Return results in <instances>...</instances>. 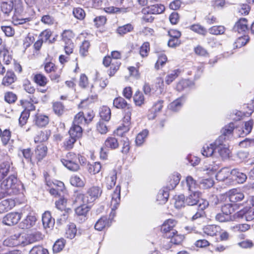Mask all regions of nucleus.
<instances>
[{
  "label": "nucleus",
  "mask_w": 254,
  "mask_h": 254,
  "mask_svg": "<svg viewBox=\"0 0 254 254\" xmlns=\"http://www.w3.org/2000/svg\"><path fill=\"white\" fill-rule=\"evenodd\" d=\"M111 225L109 220L106 216H103L100 218L95 223V229L98 231H102L106 227H108Z\"/></svg>",
  "instance_id": "393cba45"
},
{
  "label": "nucleus",
  "mask_w": 254,
  "mask_h": 254,
  "mask_svg": "<svg viewBox=\"0 0 254 254\" xmlns=\"http://www.w3.org/2000/svg\"><path fill=\"white\" fill-rule=\"evenodd\" d=\"M220 230V227L215 225H208L204 226L203 228L204 234L211 237L216 236Z\"/></svg>",
  "instance_id": "6ab92c4d"
},
{
  "label": "nucleus",
  "mask_w": 254,
  "mask_h": 254,
  "mask_svg": "<svg viewBox=\"0 0 254 254\" xmlns=\"http://www.w3.org/2000/svg\"><path fill=\"white\" fill-rule=\"evenodd\" d=\"M176 221L173 219H169L166 220L161 226V231L165 234V237H167L169 235L175 234L177 231L174 229L176 225Z\"/></svg>",
  "instance_id": "6e6552de"
},
{
  "label": "nucleus",
  "mask_w": 254,
  "mask_h": 254,
  "mask_svg": "<svg viewBox=\"0 0 254 254\" xmlns=\"http://www.w3.org/2000/svg\"><path fill=\"white\" fill-rule=\"evenodd\" d=\"M85 159L82 156L78 154L76 155L73 152H68L65 156V158L61 160L62 164L67 169L70 171L76 172L80 169L79 165L81 163V161L84 163V160Z\"/></svg>",
  "instance_id": "f03ea898"
},
{
  "label": "nucleus",
  "mask_w": 254,
  "mask_h": 254,
  "mask_svg": "<svg viewBox=\"0 0 254 254\" xmlns=\"http://www.w3.org/2000/svg\"><path fill=\"white\" fill-rule=\"evenodd\" d=\"M209 32L213 35L223 34L225 31V28L223 26H214L210 28Z\"/></svg>",
  "instance_id": "864d4df0"
},
{
  "label": "nucleus",
  "mask_w": 254,
  "mask_h": 254,
  "mask_svg": "<svg viewBox=\"0 0 254 254\" xmlns=\"http://www.w3.org/2000/svg\"><path fill=\"white\" fill-rule=\"evenodd\" d=\"M62 40L64 44L68 43V42H72L71 39L73 37V34L70 30H65L62 34Z\"/></svg>",
  "instance_id": "13d9d810"
},
{
  "label": "nucleus",
  "mask_w": 254,
  "mask_h": 254,
  "mask_svg": "<svg viewBox=\"0 0 254 254\" xmlns=\"http://www.w3.org/2000/svg\"><path fill=\"white\" fill-rule=\"evenodd\" d=\"M135 104L137 106H141L144 104V97L143 94L139 91L135 92L133 96Z\"/></svg>",
  "instance_id": "3c124183"
},
{
  "label": "nucleus",
  "mask_w": 254,
  "mask_h": 254,
  "mask_svg": "<svg viewBox=\"0 0 254 254\" xmlns=\"http://www.w3.org/2000/svg\"><path fill=\"white\" fill-rule=\"evenodd\" d=\"M17 179L14 175H11L3 180L0 185L1 193L4 197L14 193L16 190Z\"/></svg>",
  "instance_id": "7ed1b4c3"
},
{
  "label": "nucleus",
  "mask_w": 254,
  "mask_h": 254,
  "mask_svg": "<svg viewBox=\"0 0 254 254\" xmlns=\"http://www.w3.org/2000/svg\"><path fill=\"white\" fill-rule=\"evenodd\" d=\"M15 206V202L13 199H7L0 202V213H2L11 209Z\"/></svg>",
  "instance_id": "aec40b11"
},
{
  "label": "nucleus",
  "mask_w": 254,
  "mask_h": 254,
  "mask_svg": "<svg viewBox=\"0 0 254 254\" xmlns=\"http://www.w3.org/2000/svg\"><path fill=\"white\" fill-rule=\"evenodd\" d=\"M234 127H235L234 124L231 123L227 125H226L221 129V135L220 136H223V141H224L227 137H229L232 134Z\"/></svg>",
  "instance_id": "a878e982"
},
{
  "label": "nucleus",
  "mask_w": 254,
  "mask_h": 254,
  "mask_svg": "<svg viewBox=\"0 0 254 254\" xmlns=\"http://www.w3.org/2000/svg\"><path fill=\"white\" fill-rule=\"evenodd\" d=\"M90 46V43L87 40H84L80 47L79 53L83 56H86L88 53V49Z\"/></svg>",
  "instance_id": "6e6d98bb"
},
{
  "label": "nucleus",
  "mask_w": 254,
  "mask_h": 254,
  "mask_svg": "<svg viewBox=\"0 0 254 254\" xmlns=\"http://www.w3.org/2000/svg\"><path fill=\"white\" fill-rule=\"evenodd\" d=\"M182 106L181 100L178 99L170 104L169 108L171 111L177 112L181 108Z\"/></svg>",
  "instance_id": "774afa93"
},
{
  "label": "nucleus",
  "mask_w": 254,
  "mask_h": 254,
  "mask_svg": "<svg viewBox=\"0 0 254 254\" xmlns=\"http://www.w3.org/2000/svg\"><path fill=\"white\" fill-rule=\"evenodd\" d=\"M31 20V18H20L14 15L12 18V23L14 25H23V28L27 29L29 28V24L28 22Z\"/></svg>",
  "instance_id": "72a5a7b5"
},
{
  "label": "nucleus",
  "mask_w": 254,
  "mask_h": 254,
  "mask_svg": "<svg viewBox=\"0 0 254 254\" xmlns=\"http://www.w3.org/2000/svg\"><path fill=\"white\" fill-rule=\"evenodd\" d=\"M169 179L166 189L170 190H173L180 182V175L177 173H175L169 177Z\"/></svg>",
  "instance_id": "dca6fc26"
},
{
  "label": "nucleus",
  "mask_w": 254,
  "mask_h": 254,
  "mask_svg": "<svg viewBox=\"0 0 254 254\" xmlns=\"http://www.w3.org/2000/svg\"><path fill=\"white\" fill-rule=\"evenodd\" d=\"M117 180V171L114 170L110 173V176L107 177V188L110 190L114 187Z\"/></svg>",
  "instance_id": "58836bf2"
},
{
  "label": "nucleus",
  "mask_w": 254,
  "mask_h": 254,
  "mask_svg": "<svg viewBox=\"0 0 254 254\" xmlns=\"http://www.w3.org/2000/svg\"><path fill=\"white\" fill-rule=\"evenodd\" d=\"M148 134V131L144 129L139 132L136 137L135 142L137 146L141 145L145 141L146 138Z\"/></svg>",
  "instance_id": "a19ab883"
},
{
  "label": "nucleus",
  "mask_w": 254,
  "mask_h": 254,
  "mask_svg": "<svg viewBox=\"0 0 254 254\" xmlns=\"http://www.w3.org/2000/svg\"><path fill=\"white\" fill-rule=\"evenodd\" d=\"M77 139L73 137L72 136H69V137L65 139L64 142V147L66 150H70L73 147L74 143L76 142Z\"/></svg>",
  "instance_id": "603ef678"
},
{
  "label": "nucleus",
  "mask_w": 254,
  "mask_h": 254,
  "mask_svg": "<svg viewBox=\"0 0 254 254\" xmlns=\"http://www.w3.org/2000/svg\"><path fill=\"white\" fill-rule=\"evenodd\" d=\"M21 218V214L17 212H11L6 214L2 219L5 225L11 226L17 224Z\"/></svg>",
  "instance_id": "9d476101"
},
{
  "label": "nucleus",
  "mask_w": 254,
  "mask_h": 254,
  "mask_svg": "<svg viewBox=\"0 0 254 254\" xmlns=\"http://www.w3.org/2000/svg\"><path fill=\"white\" fill-rule=\"evenodd\" d=\"M16 80V76L11 70H8L6 75L3 78L2 84L5 86H8L14 83Z\"/></svg>",
  "instance_id": "412c9836"
},
{
  "label": "nucleus",
  "mask_w": 254,
  "mask_h": 254,
  "mask_svg": "<svg viewBox=\"0 0 254 254\" xmlns=\"http://www.w3.org/2000/svg\"><path fill=\"white\" fill-rule=\"evenodd\" d=\"M185 197L184 194L175 195L174 197L176 208L180 209L184 206Z\"/></svg>",
  "instance_id": "09e8293b"
},
{
  "label": "nucleus",
  "mask_w": 254,
  "mask_h": 254,
  "mask_svg": "<svg viewBox=\"0 0 254 254\" xmlns=\"http://www.w3.org/2000/svg\"><path fill=\"white\" fill-rule=\"evenodd\" d=\"M103 63L106 67L111 65V71L110 72V76L113 75L114 73L119 69L121 63L118 61H114V60L110 56L105 57L103 61Z\"/></svg>",
  "instance_id": "9b49d317"
},
{
  "label": "nucleus",
  "mask_w": 254,
  "mask_h": 254,
  "mask_svg": "<svg viewBox=\"0 0 254 254\" xmlns=\"http://www.w3.org/2000/svg\"><path fill=\"white\" fill-rule=\"evenodd\" d=\"M47 147L43 144L38 145L35 150L36 158L40 161L42 160L47 155Z\"/></svg>",
  "instance_id": "b1692460"
},
{
  "label": "nucleus",
  "mask_w": 254,
  "mask_h": 254,
  "mask_svg": "<svg viewBox=\"0 0 254 254\" xmlns=\"http://www.w3.org/2000/svg\"><path fill=\"white\" fill-rule=\"evenodd\" d=\"M121 187L118 185L114 191L113 193L112 194V199L111 201V212L109 215V217L108 220H109L110 223L111 224L112 221L116 216V210L119 206L121 198Z\"/></svg>",
  "instance_id": "20e7f679"
},
{
  "label": "nucleus",
  "mask_w": 254,
  "mask_h": 254,
  "mask_svg": "<svg viewBox=\"0 0 254 254\" xmlns=\"http://www.w3.org/2000/svg\"><path fill=\"white\" fill-rule=\"evenodd\" d=\"M231 175V172L227 168H224L216 175V179L219 181H224Z\"/></svg>",
  "instance_id": "c9c22d12"
},
{
  "label": "nucleus",
  "mask_w": 254,
  "mask_h": 254,
  "mask_svg": "<svg viewBox=\"0 0 254 254\" xmlns=\"http://www.w3.org/2000/svg\"><path fill=\"white\" fill-rule=\"evenodd\" d=\"M65 190L64 184L62 182L56 181L55 182L53 183L49 192L55 196H61L63 195Z\"/></svg>",
  "instance_id": "1a4fd4ad"
},
{
  "label": "nucleus",
  "mask_w": 254,
  "mask_h": 254,
  "mask_svg": "<svg viewBox=\"0 0 254 254\" xmlns=\"http://www.w3.org/2000/svg\"><path fill=\"white\" fill-rule=\"evenodd\" d=\"M229 198L231 202H236L242 200L244 198V195L240 190L232 189L228 192Z\"/></svg>",
  "instance_id": "4468645a"
},
{
  "label": "nucleus",
  "mask_w": 254,
  "mask_h": 254,
  "mask_svg": "<svg viewBox=\"0 0 254 254\" xmlns=\"http://www.w3.org/2000/svg\"><path fill=\"white\" fill-rule=\"evenodd\" d=\"M122 143V152L124 154H127L130 149V142L127 137L123 138L121 140Z\"/></svg>",
  "instance_id": "69168bd1"
},
{
  "label": "nucleus",
  "mask_w": 254,
  "mask_h": 254,
  "mask_svg": "<svg viewBox=\"0 0 254 254\" xmlns=\"http://www.w3.org/2000/svg\"><path fill=\"white\" fill-rule=\"evenodd\" d=\"M72 12L74 17L79 20L83 19L85 16L84 10L80 7L73 8Z\"/></svg>",
  "instance_id": "e2e57ef3"
},
{
  "label": "nucleus",
  "mask_w": 254,
  "mask_h": 254,
  "mask_svg": "<svg viewBox=\"0 0 254 254\" xmlns=\"http://www.w3.org/2000/svg\"><path fill=\"white\" fill-rule=\"evenodd\" d=\"M133 29V26L131 24H127L119 27L117 29V32L120 35H124L131 32Z\"/></svg>",
  "instance_id": "49530a36"
},
{
  "label": "nucleus",
  "mask_w": 254,
  "mask_h": 254,
  "mask_svg": "<svg viewBox=\"0 0 254 254\" xmlns=\"http://www.w3.org/2000/svg\"><path fill=\"white\" fill-rule=\"evenodd\" d=\"M11 162L7 159L0 164V178L6 176L10 170Z\"/></svg>",
  "instance_id": "5701e85b"
},
{
  "label": "nucleus",
  "mask_w": 254,
  "mask_h": 254,
  "mask_svg": "<svg viewBox=\"0 0 254 254\" xmlns=\"http://www.w3.org/2000/svg\"><path fill=\"white\" fill-rule=\"evenodd\" d=\"M88 124L86 119L85 117L84 116L83 112H79L74 117V119L73 121V124L76 126H81Z\"/></svg>",
  "instance_id": "4c0bfd02"
},
{
  "label": "nucleus",
  "mask_w": 254,
  "mask_h": 254,
  "mask_svg": "<svg viewBox=\"0 0 254 254\" xmlns=\"http://www.w3.org/2000/svg\"><path fill=\"white\" fill-rule=\"evenodd\" d=\"M215 149L217 150L220 156L222 159H226L229 157L230 150L227 146L224 143L223 136H219L214 142Z\"/></svg>",
  "instance_id": "423d86ee"
},
{
  "label": "nucleus",
  "mask_w": 254,
  "mask_h": 254,
  "mask_svg": "<svg viewBox=\"0 0 254 254\" xmlns=\"http://www.w3.org/2000/svg\"><path fill=\"white\" fill-rule=\"evenodd\" d=\"M70 182L73 186L77 187H83L84 182L77 175H73L70 178Z\"/></svg>",
  "instance_id": "8fccbe9b"
},
{
  "label": "nucleus",
  "mask_w": 254,
  "mask_h": 254,
  "mask_svg": "<svg viewBox=\"0 0 254 254\" xmlns=\"http://www.w3.org/2000/svg\"><path fill=\"white\" fill-rule=\"evenodd\" d=\"M208 203L207 201L201 199L196 200L195 202L193 203V201L191 200V206H193L192 209L196 210L198 208L199 211L196 212L191 217V220H195L197 218H200L203 213V210L208 206Z\"/></svg>",
  "instance_id": "0eeeda50"
},
{
  "label": "nucleus",
  "mask_w": 254,
  "mask_h": 254,
  "mask_svg": "<svg viewBox=\"0 0 254 254\" xmlns=\"http://www.w3.org/2000/svg\"><path fill=\"white\" fill-rule=\"evenodd\" d=\"M75 199L73 200L74 203H77L78 204L81 205L83 204H88V203L85 200H86V196L82 193H77L74 195Z\"/></svg>",
  "instance_id": "338daca9"
},
{
  "label": "nucleus",
  "mask_w": 254,
  "mask_h": 254,
  "mask_svg": "<svg viewBox=\"0 0 254 254\" xmlns=\"http://www.w3.org/2000/svg\"><path fill=\"white\" fill-rule=\"evenodd\" d=\"M18 154L19 156L22 155L27 163L31 162L32 153L30 148L23 149L21 150Z\"/></svg>",
  "instance_id": "680f3d73"
},
{
  "label": "nucleus",
  "mask_w": 254,
  "mask_h": 254,
  "mask_svg": "<svg viewBox=\"0 0 254 254\" xmlns=\"http://www.w3.org/2000/svg\"><path fill=\"white\" fill-rule=\"evenodd\" d=\"M89 210V206L86 205V204H83L77 207L75 209V212L78 216L81 217V221L83 222L85 220L87 214Z\"/></svg>",
  "instance_id": "a211bd4d"
},
{
  "label": "nucleus",
  "mask_w": 254,
  "mask_h": 254,
  "mask_svg": "<svg viewBox=\"0 0 254 254\" xmlns=\"http://www.w3.org/2000/svg\"><path fill=\"white\" fill-rule=\"evenodd\" d=\"M29 115L30 112L29 110H24L21 113L19 119V124L21 126H23L26 124L29 117Z\"/></svg>",
  "instance_id": "0e129e2a"
},
{
  "label": "nucleus",
  "mask_w": 254,
  "mask_h": 254,
  "mask_svg": "<svg viewBox=\"0 0 254 254\" xmlns=\"http://www.w3.org/2000/svg\"><path fill=\"white\" fill-rule=\"evenodd\" d=\"M77 232L76 226L73 223L70 224L65 232V237L67 238L72 239H73Z\"/></svg>",
  "instance_id": "ea45409f"
},
{
  "label": "nucleus",
  "mask_w": 254,
  "mask_h": 254,
  "mask_svg": "<svg viewBox=\"0 0 254 254\" xmlns=\"http://www.w3.org/2000/svg\"><path fill=\"white\" fill-rule=\"evenodd\" d=\"M218 169V165L215 162H212V164L204 165L202 168V170L210 175L215 173Z\"/></svg>",
  "instance_id": "79ce46f5"
},
{
  "label": "nucleus",
  "mask_w": 254,
  "mask_h": 254,
  "mask_svg": "<svg viewBox=\"0 0 254 254\" xmlns=\"http://www.w3.org/2000/svg\"><path fill=\"white\" fill-rule=\"evenodd\" d=\"M34 121L37 126L44 127L48 124L49 119L48 117L46 115L38 114L36 115Z\"/></svg>",
  "instance_id": "bb28decb"
},
{
  "label": "nucleus",
  "mask_w": 254,
  "mask_h": 254,
  "mask_svg": "<svg viewBox=\"0 0 254 254\" xmlns=\"http://www.w3.org/2000/svg\"><path fill=\"white\" fill-rule=\"evenodd\" d=\"M180 73L179 69H175L169 73L165 77V82L167 84H170L176 79Z\"/></svg>",
  "instance_id": "e433bc0d"
},
{
  "label": "nucleus",
  "mask_w": 254,
  "mask_h": 254,
  "mask_svg": "<svg viewBox=\"0 0 254 254\" xmlns=\"http://www.w3.org/2000/svg\"><path fill=\"white\" fill-rule=\"evenodd\" d=\"M51 135L50 130H44L39 132L34 138L35 142H42L47 141Z\"/></svg>",
  "instance_id": "c85d7f7f"
},
{
  "label": "nucleus",
  "mask_w": 254,
  "mask_h": 254,
  "mask_svg": "<svg viewBox=\"0 0 254 254\" xmlns=\"http://www.w3.org/2000/svg\"><path fill=\"white\" fill-rule=\"evenodd\" d=\"M43 227L45 229H52L55 224V219L51 216L50 212H45L42 216Z\"/></svg>",
  "instance_id": "2eb2a0df"
},
{
  "label": "nucleus",
  "mask_w": 254,
  "mask_h": 254,
  "mask_svg": "<svg viewBox=\"0 0 254 254\" xmlns=\"http://www.w3.org/2000/svg\"><path fill=\"white\" fill-rule=\"evenodd\" d=\"M43 235L40 232H35L24 237L20 234L14 235L10 239L5 240L4 245L11 247L21 245L24 246L42 240Z\"/></svg>",
  "instance_id": "f257e3e1"
},
{
  "label": "nucleus",
  "mask_w": 254,
  "mask_h": 254,
  "mask_svg": "<svg viewBox=\"0 0 254 254\" xmlns=\"http://www.w3.org/2000/svg\"><path fill=\"white\" fill-rule=\"evenodd\" d=\"M163 101L159 100L156 102L149 111L148 117L149 120H153L156 116V114L161 111L163 107Z\"/></svg>",
  "instance_id": "f3484780"
},
{
  "label": "nucleus",
  "mask_w": 254,
  "mask_h": 254,
  "mask_svg": "<svg viewBox=\"0 0 254 254\" xmlns=\"http://www.w3.org/2000/svg\"><path fill=\"white\" fill-rule=\"evenodd\" d=\"M129 104L122 97H119L115 98L113 101L114 106L118 109H123L126 108Z\"/></svg>",
  "instance_id": "37998d69"
},
{
  "label": "nucleus",
  "mask_w": 254,
  "mask_h": 254,
  "mask_svg": "<svg viewBox=\"0 0 254 254\" xmlns=\"http://www.w3.org/2000/svg\"><path fill=\"white\" fill-rule=\"evenodd\" d=\"M1 10L3 14L8 16L13 8V4L11 0L3 1L1 3Z\"/></svg>",
  "instance_id": "c756f323"
},
{
  "label": "nucleus",
  "mask_w": 254,
  "mask_h": 254,
  "mask_svg": "<svg viewBox=\"0 0 254 254\" xmlns=\"http://www.w3.org/2000/svg\"><path fill=\"white\" fill-rule=\"evenodd\" d=\"M165 10V7L162 4H154L142 9V12L144 14H158L162 13Z\"/></svg>",
  "instance_id": "f8f14e48"
},
{
  "label": "nucleus",
  "mask_w": 254,
  "mask_h": 254,
  "mask_svg": "<svg viewBox=\"0 0 254 254\" xmlns=\"http://www.w3.org/2000/svg\"><path fill=\"white\" fill-rule=\"evenodd\" d=\"M102 193V190L99 186H92L88 189L86 196L85 201L88 204L92 203L100 197Z\"/></svg>",
  "instance_id": "39448f33"
},
{
  "label": "nucleus",
  "mask_w": 254,
  "mask_h": 254,
  "mask_svg": "<svg viewBox=\"0 0 254 254\" xmlns=\"http://www.w3.org/2000/svg\"><path fill=\"white\" fill-rule=\"evenodd\" d=\"M215 149L214 142L212 143L205 144L201 150L202 154L205 157H208L212 155Z\"/></svg>",
  "instance_id": "7c9ffc66"
},
{
  "label": "nucleus",
  "mask_w": 254,
  "mask_h": 254,
  "mask_svg": "<svg viewBox=\"0 0 254 254\" xmlns=\"http://www.w3.org/2000/svg\"><path fill=\"white\" fill-rule=\"evenodd\" d=\"M125 109V116L124 118V122L126 124V126H128L129 125V122L131 119L132 109L130 105L128 104Z\"/></svg>",
  "instance_id": "4d7b16f0"
},
{
  "label": "nucleus",
  "mask_w": 254,
  "mask_h": 254,
  "mask_svg": "<svg viewBox=\"0 0 254 254\" xmlns=\"http://www.w3.org/2000/svg\"><path fill=\"white\" fill-rule=\"evenodd\" d=\"M111 110L107 106H103L100 112L101 119L105 121H109L111 118Z\"/></svg>",
  "instance_id": "c03bdc74"
},
{
  "label": "nucleus",
  "mask_w": 254,
  "mask_h": 254,
  "mask_svg": "<svg viewBox=\"0 0 254 254\" xmlns=\"http://www.w3.org/2000/svg\"><path fill=\"white\" fill-rule=\"evenodd\" d=\"M169 190H165L164 189L161 190L158 192L157 196V200L158 201H160V203H165L168 198L169 197Z\"/></svg>",
  "instance_id": "de8ad7c7"
},
{
  "label": "nucleus",
  "mask_w": 254,
  "mask_h": 254,
  "mask_svg": "<svg viewBox=\"0 0 254 254\" xmlns=\"http://www.w3.org/2000/svg\"><path fill=\"white\" fill-rule=\"evenodd\" d=\"M34 80L38 85L41 86H45L47 82L48 79L42 74L39 73L35 75Z\"/></svg>",
  "instance_id": "a18cd8bd"
},
{
  "label": "nucleus",
  "mask_w": 254,
  "mask_h": 254,
  "mask_svg": "<svg viewBox=\"0 0 254 254\" xmlns=\"http://www.w3.org/2000/svg\"><path fill=\"white\" fill-rule=\"evenodd\" d=\"M244 215L246 219L248 221H250L254 219V205H253L247 210H241L238 213V216L242 217Z\"/></svg>",
  "instance_id": "f704fd0d"
},
{
  "label": "nucleus",
  "mask_w": 254,
  "mask_h": 254,
  "mask_svg": "<svg viewBox=\"0 0 254 254\" xmlns=\"http://www.w3.org/2000/svg\"><path fill=\"white\" fill-rule=\"evenodd\" d=\"M36 218L34 216L28 215L20 223L22 229H29L33 227L36 222Z\"/></svg>",
  "instance_id": "4be33fe9"
},
{
  "label": "nucleus",
  "mask_w": 254,
  "mask_h": 254,
  "mask_svg": "<svg viewBox=\"0 0 254 254\" xmlns=\"http://www.w3.org/2000/svg\"><path fill=\"white\" fill-rule=\"evenodd\" d=\"M29 254H49L48 250L40 246L34 247L29 252Z\"/></svg>",
  "instance_id": "052dcab7"
},
{
  "label": "nucleus",
  "mask_w": 254,
  "mask_h": 254,
  "mask_svg": "<svg viewBox=\"0 0 254 254\" xmlns=\"http://www.w3.org/2000/svg\"><path fill=\"white\" fill-rule=\"evenodd\" d=\"M101 169V164L99 162H96L89 166L88 171L91 174H96L100 171Z\"/></svg>",
  "instance_id": "bf43d9fd"
},
{
  "label": "nucleus",
  "mask_w": 254,
  "mask_h": 254,
  "mask_svg": "<svg viewBox=\"0 0 254 254\" xmlns=\"http://www.w3.org/2000/svg\"><path fill=\"white\" fill-rule=\"evenodd\" d=\"M69 135L76 139L81 137L82 134V129L80 126H76L74 124L70 127L68 131Z\"/></svg>",
  "instance_id": "473e14b6"
},
{
  "label": "nucleus",
  "mask_w": 254,
  "mask_h": 254,
  "mask_svg": "<svg viewBox=\"0 0 254 254\" xmlns=\"http://www.w3.org/2000/svg\"><path fill=\"white\" fill-rule=\"evenodd\" d=\"M233 29L239 33H243L248 30V21L245 18H240L235 24Z\"/></svg>",
  "instance_id": "ddd939ff"
},
{
  "label": "nucleus",
  "mask_w": 254,
  "mask_h": 254,
  "mask_svg": "<svg viewBox=\"0 0 254 254\" xmlns=\"http://www.w3.org/2000/svg\"><path fill=\"white\" fill-rule=\"evenodd\" d=\"M65 245V241L64 239H59L57 240L54 244L53 250L54 253H58L61 252Z\"/></svg>",
  "instance_id": "5fc2aeb1"
},
{
  "label": "nucleus",
  "mask_w": 254,
  "mask_h": 254,
  "mask_svg": "<svg viewBox=\"0 0 254 254\" xmlns=\"http://www.w3.org/2000/svg\"><path fill=\"white\" fill-rule=\"evenodd\" d=\"M104 145L106 148L113 150L118 148L119 143L115 137H108L105 141Z\"/></svg>",
  "instance_id": "2f4dec72"
},
{
  "label": "nucleus",
  "mask_w": 254,
  "mask_h": 254,
  "mask_svg": "<svg viewBox=\"0 0 254 254\" xmlns=\"http://www.w3.org/2000/svg\"><path fill=\"white\" fill-rule=\"evenodd\" d=\"M231 174L238 183L242 184L244 183L247 179V175L245 173L240 172L236 169L231 170Z\"/></svg>",
  "instance_id": "cd10ccee"
}]
</instances>
